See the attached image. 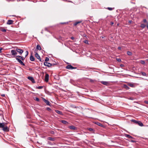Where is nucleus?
<instances>
[{"label":"nucleus","instance_id":"7","mask_svg":"<svg viewBox=\"0 0 148 148\" xmlns=\"http://www.w3.org/2000/svg\"><path fill=\"white\" fill-rule=\"evenodd\" d=\"M44 65L48 67H50L52 66L51 64L48 62H44Z\"/></svg>","mask_w":148,"mask_h":148},{"label":"nucleus","instance_id":"3","mask_svg":"<svg viewBox=\"0 0 148 148\" xmlns=\"http://www.w3.org/2000/svg\"><path fill=\"white\" fill-rule=\"evenodd\" d=\"M16 60L18 61V62L21 65L23 66H25V64L22 61L20 60V59L17 58H16Z\"/></svg>","mask_w":148,"mask_h":148},{"label":"nucleus","instance_id":"5","mask_svg":"<svg viewBox=\"0 0 148 148\" xmlns=\"http://www.w3.org/2000/svg\"><path fill=\"white\" fill-rule=\"evenodd\" d=\"M16 51L19 53V54L20 55H21L23 52V50L18 48L16 49Z\"/></svg>","mask_w":148,"mask_h":148},{"label":"nucleus","instance_id":"35","mask_svg":"<svg viewBox=\"0 0 148 148\" xmlns=\"http://www.w3.org/2000/svg\"><path fill=\"white\" fill-rule=\"evenodd\" d=\"M49 59L47 57H46V58H45V61L47 62V61H49Z\"/></svg>","mask_w":148,"mask_h":148},{"label":"nucleus","instance_id":"1","mask_svg":"<svg viewBox=\"0 0 148 148\" xmlns=\"http://www.w3.org/2000/svg\"><path fill=\"white\" fill-rule=\"evenodd\" d=\"M132 121L133 122L137 124L140 126H143V123L140 121H136L134 119H132Z\"/></svg>","mask_w":148,"mask_h":148},{"label":"nucleus","instance_id":"30","mask_svg":"<svg viewBox=\"0 0 148 148\" xmlns=\"http://www.w3.org/2000/svg\"><path fill=\"white\" fill-rule=\"evenodd\" d=\"M88 130L90 131H94V130L91 128H88Z\"/></svg>","mask_w":148,"mask_h":148},{"label":"nucleus","instance_id":"10","mask_svg":"<svg viewBox=\"0 0 148 148\" xmlns=\"http://www.w3.org/2000/svg\"><path fill=\"white\" fill-rule=\"evenodd\" d=\"M14 22V21L12 20H8L7 22V24L8 25H12L13 24Z\"/></svg>","mask_w":148,"mask_h":148},{"label":"nucleus","instance_id":"42","mask_svg":"<svg viewBox=\"0 0 148 148\" xmlns=\"http://www.w3.org/2000/svg\"><path fill=\"white\" fill-rule=\"evenodd\" d=\"M50 132L51 134H54V132L53 131H50Z\"/></svg>","mask_w":148,"mask_h":148},{"label":"nucleus","instance_id":"36","mask_svg":"<svg viewBox=\"0 0 148 148\" xmlns=\"http://www.w3.org/2000/svg\"><path fill=\"white\" fill-rule=\"evenodd\" d=\"M43 88V86H38L37 88H38V89H42Z\"/></svg>","mask_w":148,"mask_h":148},{"label":"nucleus","instance_id":"47","mask_svg":"<svg viewBox=\"0 0 148 148\" xmlns=\"http://www.w3.org/2000/svg\"><path fill=\"white\" fill-rule=\"evenodd\" d=\"M114 24V23L113 22H110V25H113Z\"/></svg>","mask_w":148,"mask_h":148},{"label":"nucleus","instance_id":"44","mask_svg":"<svg viewBox=\"0 0 148 148\" xmlns=\"http://www.w3.org/2000/svg\"><path fill=\"white\" fill-rule=\"evenodd\" d=\"M117 60L119 62L121 61V60L120 58L117 59Z\"/></svg>","mask_w":148,"mask_h":148},{"label":"nucleus","instance_id":"12","mask_svg":"<svg viewBox=\"0 0 148 148\" xmlns=\"http://www.w3.org/2000/svg\"><path fill=\"white\" fill-rule=\"evenodd\" d=\"M34 52L35 53V56L37 58H39L40 57V56L39 54H38V53H37V52H36V50L35 49L34 50Z\"/></svg>","mask_w":148,"mask_h":148},{"label":"nucleus","instance_id":"54","mask_svg":"<svg viewBox=\"0 0 148 148\" xmlns=\"http://www.w3.org/2000/svg\"><path fill=\"white\" fill-rule=\"evenodd\" d=\"M147 28L148 29V23H147Z\"/></svg>","mask_w":148,"mask_h":148},{"label":"nucleus","instance_id":"46","mask_svg":"<svg viewBox=\"0 0 148 148\" xmlns=\"http://www.w3.org/2000/svg\"><path fill=\"white\" fill-rule=\"evenodd\" d=\"M1 96L3 97H4L5 96V94H2L1 95Z\"/></svg>","mask_w":148,"mask_h":148},{"label":"nucleus","instance_id":"40","mask_svg":"<svg viewBox=\"0 0 148 148\" xmlns=\"http://www.w3.org/2000/svg\"><path fill=\"white\" fill-rule=\"evenodd\" d=\"M84 43H86V44H88V40H85L84 41Z\"/></svg>","mask_w":148,"mask_h":148},{"label":"nucleus","instance_id":"14","mask_svg":"<svg viewBox=\"0 0 148 148\" xmlns=\"http://www.w3.org/2000/svg\"><path fill=\"white\" fill-rule=\"evenodd\" d=\"M66 68L67 69H72L73 66L71 65H67L66 66Z\"/></svg>","mask_w":148,"mask_h":148},{"label":"nucleus","instance_id":"16","mask_svg":"<svg viewBox=\"0 0 148 148\" xmlns=\"http://www.w3.org/2000/svg\"><path fill=\"white\" fill-rule=\"evenodd\" d=\"M35 49L36 50V52L38 50H41V47L39 45H37Z\"/></svg>","mask_w":148,"mask_h":148},{"label":"nucleus","instance_id":"22","mask_svg":"<svg viewBox=\"0 0 148 148\" xmlns=\"http://www.w3.org/2000/svg\"><path fill=\"white\" fill-rule=\"evenodd\" d=\"M47 139L51 141H53L54 140V138L51 137H48L47 138Z\"/></svg>","mask_w":148,"mask_h":148},{"label":"nucleus","instance_id":"29","mask_svg":"<svg viewBox=\"0 0 148 148\" xmlns=\"http://www.w3.org/2000/svg\"><path fill=\"white\" fill-rule=\"evenodd\" d=\"M127 54L129 56H131L132 55V53L130 51H127Z\"/></svg>","mask_w":148,"mask_h":148},{"label":"nucleus","instance_id":"55","mask_svg":"<svg viewBox=\"0 0 148 148\" xmlns=\"http://www.w3.org/2000/svg\"><path fill=\"white\" fill-rule=\"evenodd\" d=\"M71 39L73 40L74 39V38L73 37H71Z\"/></svg>","mask_w":148,"mask_h":148},{"label":"nucleus","instance_id":"53","mask_svg":"<svg viewBox=\"0 0 148 148\" xmlns=\"http://www.w3.org/2000/svg\"><path fill=\"white\" fill-rule=\"evenodd\" d=\"M76 68H77L76 67H73V66L72 69H76Z\"/></svg>","mask_w":148,"mask_h":148},{"label":"nucleus","instance_id":"24","mask_svg":"<svg viewBox=\"0 0 148 148\" xmlns=\"http://www.w3.org/2000/svg\"><path fill=\"white\" fill-rule=\"evenodd\" d=\"M5 126V124L3 123H0V128H3L4 126Z\"/></svg>","mask_w":148,"mask_h":148},{"label":"nucleus","instance_id":"51","mask_svg":"<svg viewBox=\"0 0 148 148\" xmlns=\"http://www.w3.org/2000/svg\"><path fill=\"white\" fill-rule=\"evenodd\" d=\"M52 64V66H54L55 65H56L57 64L56 63L52 64Z\"/></svg>","mask_w":148,"mask_h":148},{"label":"nucleus","instance_id":"56","mask_svg":"<svg viewBox=\"0 0 148 148\" xmlns=\"http://www.w3.org/2000/svg\"><path fill=\"white\" fill-rule=\"evenodd\" d=\"M123 66V64H121V65H120V66H121V67H122V66Z\"/></svg>","mask_w":148,"mask_h":148},{"label":"nucleus","instance_id":"49","mask_svg":"<svg viewBox=\"0 0 148 148\" xmlns=\"http://www.w3.org/2000/svg\"><path fill=\"white\" fill-rule=\"evenodd\" d=\"M2 49V48L1 47H0V53L1 52V50Z\"/></svg>","mask_w":148,"mask_h":148},{"label":"nucleus","instance_id":"27","mask_svg":"<svg viewBox=\"0 0 148 148\" xmlns=\"http://www.w3.org/2000/svg\"><path fill=\"white\" fill-rule=\"evenodd\" d=\"M97 124L98 125L100 126L101 127H103V124H102L101 123H98V122L97 123Z\"/></svg>","mask_w":148,"mask_h":148},{"label":"nucleus","instance_id":"60","mask_svg":"<svg viewBox=\"0 0 148 148\" xmlns=\"http://www.w3.org/2000/svg\"><path fill=\"white\" fill-rule=\"evenodd\" d=\"M119 23H118V24H117V26H119Z\"/></svg>","mask_w":148,"mask_h":148},{"label":"nucleus","instance_id":"17","mask_svg":"<svg viewBox=\"0 0 148 148\" xmlns=\"http://www.w3.org/2000/svg\"><path fill=\"white\" fill-rule=\"evenodd\" d=\"M123 87L126 90H129L130 88L128 86V85L126 84H124L123 85Z\"/></svg>","mask_w":148,"mask_h":148},{"label":"nucleus","instance_id":"8","mask_svg":"<svg viewBox=\"0 0 148 148\" xmlns=\"http://www.w3.org/2000/svg\"><path fill=\"white\" fill-rule=\"evenodd\" d=\"M49 75L47 73H46L45 75V81L47 82H48L49 79Z\"/></svg>","mask_w":148,"mask_h":148},{"label":"nucleus","instance_id":"23","mask_svg":"<svg viewBox=\"0 0 148 148\" xmlns=\"http://www.w3.org/2000/svg\"><path fill=\"white\" fill-rule=\"evenodd\" d=\"M61 122L63 124H67L68 123V122L67 121L64 120H61Z\"/></svg>","mask_w":148,"mask_h":148},{"label":"nucleus","instance_id":"45","mask_svg":"<svg viewBox=\"0 0 148 148\" xmlns=\"http://www.w3.org/2000/svg\"><path fill=\"white\" fill-rule=\"evenodd\" d=\"M90 79V82H94V80H93L91 79Z\"/></svg>","mask_w":148,"mask_h":148},{"label":"nucleus","instance_id":"59","mask_svg":"<svg viewBox=\"0 0 148 148\" xmlns=\"http://www.w3.org/2000/svg\"><path fill=\"white\" fill-rule=\"evenodd\" d=\"M129 23H131V21H129Z\"/></svg>","mask_w":148,"mask_h":148},{"label":"nucleus","instance_id":"2","mask_svg":"<svg viewBox=\"0 0 148 148\" xmlns=\"http://www.w3.org/2000/svg\"><path fill=\"white\" fill-rule=\"evenodd\" d=\"M16 60L18 61V62L21 65L23 66H25V64L22 61L20 60V59L17 58H16Z\"/></svg>","mask_w":148,"mask_h":148},{"label":"nucleus","instance_id":"21","mask_svg":"<svg viewBox=\"0 0 148 148\" xmlns=\"http://www.w3.org/2000/svg\"><path fill=\"white\" fill-rule=\"evenodd\" d=\"M34 60V56L32 55H31L30 57V60L32 61H33Z\"/></svg>","mask_w":148,"mask_h":148},{"label":"nucleus","instance_id":"48","mask_svg":"<svg viewBox=\"0 0 148 148\" xmlns=\"http://www.w3.org/2000/svg\"><path fill=\"white\" fill-rule=\"evenodd\" d=\"M38 59H39V61L40 62H42V60L41 59V58H40V57L39 58H38Z\"/></svg>","mask_w":148,"mask_h":148},{"label":"nucleus","instance_id":"11","mask_svg":"<svg viewBox=\"0 0 148 148\" xmlns=\"http://www.w3.org/2000/svg\"><path fill=\"white\" fill-rule=\"evenodd\" d=\"M101 83L103 84L104 85H106V86H108L109 85V83L108 82H106V81H101Z\"/></svg>","mask_w":148,"mask_h":148},{"label":"nucleus","instance_id":"25","mask_svg":"<svg viewBox=\"0 0 148 148\" xmlns=\"http://www.w3.org/2000/svg\"><path fill=\"white\" fill-rule=\"evenodd\" d=\"M81 22V21H77L74 23V26H76L78 24L80 23Z\"/></svg>","mask_w":148,"mask_h":148},{"label":"nucleus","instance_id":"18","mask_svg":"<svg viewBox=\"0 0 148 148\" xmlns=\"http://www.w3.org/2000/svg\"><path fill=\"white\" fill-rule=\"evenodd\" d=\"M127 85L128 86H130L131 87H134V85L133 83H129L127 84Z\"/></svg>","mask_w":148,"mask_h":148},{"label":"nucleus","instance_id":"9","mask_svg":"<svg viewBox=\"0 0 148 148\" xmlns=\"http://www.w3.org/2000/svg\"><path fill=\"white\" fill-rule=\"evenodd\" d=\"M27 78L29 79L33 83H35L34 79L33 77L29 76Z\"/></svg>","mask_w":148,"mask_h":148},{"label":"nucleus","instance_id":"33","mask_svg":"<svg viewBox=\"0 0 148 148\" xmlns=\"http://www.w3.org/2000/svg\"><path fill=\"white\" fill-rule=\"evenodd\" d=\"M34 100L36 101H39V99L38 97H36L34 98Z\"/></svg>","mask_w":148,"mask_h":148},{"label":"nucleus","instance_id":"19","mask_svg":"<svg viewBox=\"0 0 148 148\" xmlns=\"http://www.w3.org/2000/svg\"><path fill=\"white\" fill-rule=\"evenodd\" d=\"M69 128L73 130H75L76 129V128L74 126H69Z\"/></svg>","mask_w":148,"mask_h":148},{"label":"nucleus","instance_id":"58","mask_svg":"<svg viewBox=\"0 0 148 148\" xmlns=\"http://www.w3.org/2000/svg\"><path fill=\"white\" fill-rule=\"evenodd\" d=\"M69 2H72L71 1H68Z\"/></svg>","mask_w":148,"mask_h":148},{"label":"nucleus","instance_id":"50","mask_svg":"<svg viewBox=\"0 0 148 148\" xmlns=\"http://www.w3.org/2000/svg\"><path fill=\"white\" fill-rule=\"evenodd\" d=\"M24 58H23V57H22V58L21 59L22 60H23Z\"/></svg>","mask_w":148,"mask_h":148},{"label":"nucleus","instance_id":"39","mask_svg":"<svg viewBox=\"0 0 148 148\" xmlns=\"http://www.w3.org/2000/svg\"><path fill=\"white\" fill-rule=\"evenodd\" d=\"M47 110L49 111H51V109L47 107Z\"/></svg>","mask_w":148,"mask_h":148},{"label":"nucleus","instance_id":"20","mask_svg":"<svg viewBox=\"0 0 148 148\" xmlns=\"http://www.w3.org/2000/svg\"><path fill=\"white\" fill-rule=\"evenodd\" d=\"M125 136L126 137H127L128 138H133L132 136H131L129 134H125Z\"/></svg>","mask_w":148,"mask_h":148},{"label":"nucleus","instance_id":"41","mask_svg":"<svg viewBox=\"0 0 148 148\" xmlns=\"http://www.w3.org/2000/svg\"><path fill=\"white\" fill-rule=\"evenodd\" d=\"M143 22L144 23H146L147 22V21L146 19H144L143 20Z\"/></svg>","mask_w":148,"mask_h":148},{"label":"nucleus","instance_id":"43","mask_svg":"<svg viewBox=\"0 0 148 148\" xmlns=\"http://www.w3.org/2000/svg\"><path fill=\"white\" fill-rule=\"evenodd\" d=\"M144 103H145L146 104H148V101H144Z\"/></svg>","mask_w":148,"mask_h":148},{"label":"nucleus","instance_id":"26","mask_svg":"<svg viewBox=\"0 0 148 148\" xmlns=\"http://www.w3.org/2000/svg\"><path fill=\"white\" fill-rule=\"evenodd\" d=\"M140 26L141 28H144L145 27L146 25L145 24L143 23L141 24Z\"/></svg>","mask_w":148,"mask_h":148},{"label":"nucleus","instance_id":"52","mask_svg":"<svg viewBox=\"0 0 148 148\" xmlns=\"http://www.w3.org/2000/svg\"><path fill=\"white\" fill-rule=\"evenodd\" d=\"M118 49L119 50H121V47H118Z\"/></svg>","mask_w":148,"mask_h":148},{"label":"nucleus","instance_id":"15","mask_svg":"<svg viewBox=\"0 0 148 148\" xmlns=\"http://www.w3.org/2000/svg\"><path fill=\"white\" fill-rule=\"evenodd\" d=\"M55 112L57 113L58 114H61V115H63V114L62 113V111H59V110H55Z\"/></svg>","mask_w":148,"mask_h":148},{"label":"nucleus","instance_id":"34","mask_svg":"<svg viewBox=\"0 0 148 148\" xmlns=\"http://www.w3.org/2000/svg\"><path fill=\"white\" fill-rule=\"evenodd\" d=\"M26 55L25 56V57L24 58H25L28 55V52L27 51H26Z\"/></svg>","mask_w":148,"mask_h":148},{"label":"nucleus","instance_id":"61","mask_svg":"<svg viewBox=\"0 0 148 148\" xmlns=\"http://www.w3.org/2000/svg\"><path fill=\"white\" fill-rule=\"evenodd\" d=\"M131 3H133V2H131Z\"/></svg>","mask_w":148,"mask_h":148},{"label":"nucleus","instance_id":"32","mask_svg":"<svg viewBox=\"0 0 148 148\" xmlns=\"http://www.w3.org/2000/svg\"><path fill=\"white\" fill-rule=\"evenodd\" d=\"M140 63L143 64H145V62L143 60H141L140 61Z\"/></svg>","mask_w":148,"mask_h":148},{"label":"nucleus","instance_id":"13","mask_svg":"<svg viewBox=\"0 0 148 148\" xmlns=\"http://www.w3.org/2000/svg\"><path fill=\"white\" fill-rule=\"evenodd\" d=\"M43 100L44 101L45 103L48 106H50L49 102L48 101L45 99L44 98H43Z\"/></svg>","mask_w":148,"mask_h":148},{"label":"nucleus","instance_id":"4","mask_svg":"<svg viewBox=\"0 0 148 148\" xmlns=\"http://www.w3.org/2000/svg\"><path fill=\"white\" fill-rule=\"evenodd\" d=\"M2 130L4 132H7L9 131V129L7 126H4Z\"/></svg>","mask_w":148,"mask_h":148},{"label":"nucleus","instance_id":"38","mask_svg":"<svg viewBox=\"0 0 148 148\" xmlns=\"http://www.w3.org/2000/svg\"><path fill=\"white\" fill-rule=\"evenodd\" d=\"M1 31L3 32H5L6 31V29H2Z\"/></svg>","mask_w":148,"mask_h":148},{"label":"nucleus","instance_id":"6","mask_svg":"<svg viewBox=\"0 0 148 148\" xmlns=\"http://www.w3.org/2000/svg\"><path fill=\"white\" fill-rule=\"evenodd\" d=\"M17 51L16 50H12L11 51V53H12V55L15 56H16L17 54Z\"/></svg>","mask_w":148,"mask_h":148},{"label":"nucleus","instance_id":"57","mask_svg":"<svg viewBox=\"0 0 148 148\" xmlns=\"http://www.w3.org/2000/svg\"><path fill=\"white\" fill-rule=\"evenodd\" d=\"M131 142H135V141L133 140H132Z\"/></svg>","mask_w":148,"mask_h":148},{"label":"nucleus","instance_id":"28","mask_svg":"<svg viewBox=\"0 0 148 148\" xmlns=\"http://www.w3.org/2000/svg\"><path fill=\"white\" fill-rule=\"evenodd\" d=\"M108 10H112L114 9V8L108 7L106 8Z\"/></svg>","mask_w":148,"mask_h":148},{"label":"nucleus","instance_id":"37","mask_svg":"<svg viewBox=\"0 0 148 148\" xmlns=\"http://www.w3.org/2000/svg\"><path fill=\"white\" fill-rule=\"evenodd\" d=\"M22 56H16V58H17L19 59H20V60H21V59L22 58Z\"/></svg>","mask_w":148,"mask_h":148},{"label":"nucleus","instance_id":"31","mask_svg":"<svg viewBox=\"0 0 148 148\" xmlns=\"http://www.w3.org/2000/svg\"><path fill=\"white\" fill-rule=\"evenodd\" d=\"M141 74L143 75V76H146V74L145 73V72H141Z\"/></svg>","mask_w":148,"mask_h":148}]
</instances>
